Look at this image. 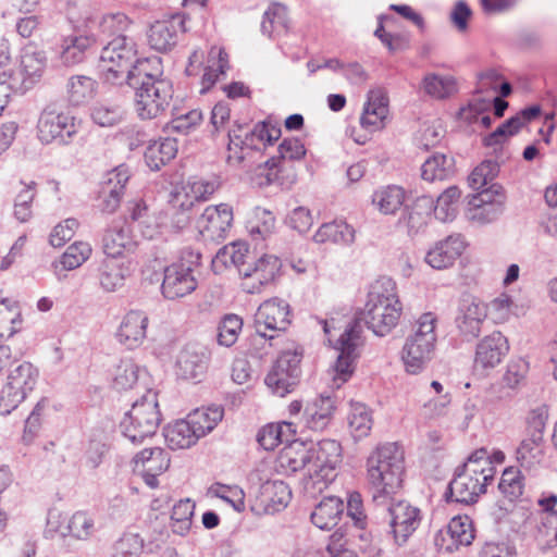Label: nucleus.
<instances>
[{"mask_svg": "<svg viewBox=\"0 0 557 557\" xmlns=\"http://www.w3.org/2000/svg\"><path fill=\"white\" fill-rule=\"evenodd\" d=\"M135 469L139 471H152L163 473L170 467V456L161 447L145 448L135 455L133 459Z\"/></svg>", "mask_w": 557, "mask_h": 557, "instance_id": "obj_38", "label": "nucleus"}, {"mask_svg": "<svg viewBox=\"0 0 557 557\" xmlns=\"http://www.w3.org/2000/svg\"><path fill=\"white\" fill-rule=\"evenodd\" d=\"M195 503L189 499H181L173 506L171 520L174 533L185 535L191 527Z\"/></svg>", "mask_w": 557, "mask_h": 557, "instance_id": "obj_53", "label": "nucleus"}, {"mask_svg": "<svg viewBox=\"0 0 557 557\" xmlns=\"http://www.w3.org/2000/svg\"><path fill=\"white\" fill-rule=\"evenodd\" d=\"M195 213V201L187 195L175 194L172 203L171 225L176 231L188 226Z\"/></svg>", "mask_w": 557, "mask_h": 557, "instance_id": "obj_48", "label": "nucleus"}, {"mask_svg": "<svg viewBox=\"0 0 557 557\" xmlns=\"http://www.w3.org/2000/svg\"><path fill=\"white\" fill-rule=\"evenodd\" d=\"M335 409V400L331 396L320 395L306 405V425L313 431L324 430L331 422Z\"/></svg>", "mask_w": 557, "mask_h": 557, "instance_id": "obj_30", "label": "nucleus"}, {"mask_svg": "<svg viewBox=\"0 0 557 557\" xmlns=\"http://www.w3.org/2000/svg\"><path fill=\"white\" fill-rule=\"evenodd\" d=\"M184 30V17L176 13L169 20L156 21L150 26L148 42L153 50L166 52L176 46L178 34Z\"/></svg>", "mask_w": 557, "mask_h": 557, "instance_id": "obj_19", "label": "nucleus"}, {"mask_svg": "<svg viewBox=\"0 0 557 557\" xmlns=\"http://www.w3.org/2000/svg\"><path fill=\"white\" fill-rule=\"evenodd\" d=\"M136 244L129 236L128 227H112L102 237V249L106 258L123 259L124 251H133Z\"/></svg>", "mask_w": 557, "mask_h": 557, "instance_id": "obj_34", "label": "nucleus"}, {"mask_svg": "<svg viewBox=\"0 0 557 557\" xmlns=\"http://www.w3.org/2000/svg\"><path fill=\"white\" fill-rule=\"evenodd\" d=\"M404 463V451L396 443L377 446L367 460L368 478L373 494H395L403 484Z\"/></svg>", "mask_w": 557, "mask_h": 557, "instance_id": "obj_3", "label": "nucleus"}, {"mask_svg": "<svg viewBox=\"0 0 557 557\" xmlns=\"http://www.w3.org/2000/svg\"><path fill=\"white\" fill-rule=\"evenodd\" d=\"M498 488L510 499L520 497L523 493V484L520 472L518 470H513L512 468L506 469L503 472L498 483Z\"/></svg>", "mask_w": 557, "mask_h": 557, "instance_id": "obj_61", "label": "nucleus"}, {"mask_svg": "<svg viewBox=\"0 0 557 557\" xmlns=\"http://www.w3.org/2000/svg\"><path fill=\"white\" fill-rule=\"evenodd\" d=\"M433 207V198L429 196L419 197L413 207L405 205L404 214L399 224L408 228L409 234L418 233L425 224Z\"/></svg>", "mask_w": 557, "mask_h": 557, "instance_id": "obj_35", "label": "nucleus"}, {"mask_svg": "<svg viewBox=\"0 0 557 557\" xmlns=\"http://www.w3.org/2000/svg\"><path fill=\"white\" fill-rule=\"evenodd\" d=\"M486 89L479 87L469 100L467 108L460 110V115L469 123H475L481 114L487 113L492 107V97L483 96Z\"/></svg>", "mask_w": 557, "mask_h": 557, "instance_id": "obj_55", "label": "nucleus"}, {"mask_svg": "<svg viewBox=\"0 0 557 557\" xmlns=\"http://www.w3.org/2000/svg\"><path fill=\"white\" fill-rule=\"evenodd\" d=\"M26 397L23 391L15 389L12 385L7 383L0 392V411L3 414H9L15 409L21 401Z\"/></svg>", "mask_w": 557, "mask_h": 557, "instance_id": "obj_63", "label": "nucleus"}, {"mask_svg": "<svg viewBox=\"0 0 557 557\" xmlns=\"http://www.w3.org/2000/svg\"><path fill=\"white\" fill-rule=\"evenodd\" d=\"M289 305L281 299L274 298L262 302L257 312L255 313V329L256 334L252 341L257 342H272L275 338L274 334H268V331L284 332L290 324ZM269 343V346H272Z\"/></svg>", "mask_w": 557, "mask_h": 557, "instance_id": "obj_9", "label": "nucleus"}, {"mask_svg": "<svg viewBox=\"0 0 557 557\" xmlns=\"http://www.w3.org/2000/svg\"><path fill=\"white\" fill-rule=\"evenodd\" d=\"M201 264V253L190 247L182 249L178 261L164 269L161 290L166 299L175 300L197 288L195 272Z\"/></svg>", "mask_w": 557, "mask_h": 557, "instance_id": "obj_6", "label": "nucleus"}, {"mask_svg": "<svg viewBox=\"0 0 557 557\" xmlns=\"http://www.w3.org/2000/svg\"><path fill=\"white\" fill-rule=\"evenodd\" d=\"M129 176L128 168L125 165H119L106 175L96 199V207L102 213L111 214L119 209Z\"/></svg>", "mask_w": 557, "mask_h": 557, "instance_id": "obj_12", "label": "nucleus"}, {"mask_svg": "<svg viewBox=\"0 0 557 557\" xmlns=\"http://www.w3.org/2000/svg\"><path fill=\"white\" fill-rule=\"evenodd\" d=\"M455 172V160L443 153H435L428 158L421 166V176L423 180L433 182L443 181Z\"/></svg>", "mask_w": 557, "mask_h": 557, "instance_id": "obj_40", "label": "nucleus"}, {"mask_svg": "<svg viewBox=\"0 0 557 557\" xmlns=\"http://www.w3.org/2000/svg\"><path fill=\"white\" fill-rule=\"evenodd\" d=\"M486 317L487 308L485 304L473 296L467 295L459 302L455 322L460 334L467 341H472L481 333Z\"/></svg>", "mask_w": 557, "mask_h": 557, "instance_id": "obj_16", "label": "nucleus"}, {"mask_svg": "<svg viewBox=\"0 0 557 557\" xmlns=\"http://www.w3.org/2000/svg\"><path fill=\"white\" fill-rule=\"evenodd\" d=\"M406 193L396 185L376 190L372 196V202L384 214H394L405 203Z\"/></svg>", "mask_w": 557, "mask_h": 557, "instance_id": "obj_44", "label": "nucleus"}, {"mask_svg": "<svg viewBox=\"0 0 557 557\" xmlns=\"http://www.w3.org/2000/svg\"><path fill=\"white\" fill-rule=\"evenodd\" d=\"M233 221V210L226 203L207 207L197 220L200 234L211 240L224 239Z\"/></svg>", "mask_w": 557, "mask_h": 557, "instance_id": "obj_17", "label": "nucleus"}, {"mask_svg": "<svg viewBox=\"0 0 557 557\" xmlns=\"http://www.w3.org/2000/svg\"><path fill=\"white\" fill-rule=\"evenodd\" d=\"M92 121L101 127H113L125 119V111L120 106L99 103L91 109Z\"/></svg>", "mask_w": 557, "mask_h": 557, "instance_id": "obj_54", "label": "nucleus"}, {"mask_svg": "<svg viewBox=\"0 0 557 557\" xmlns=\"http://www.w3.org/2000/svg\"><path fill=\"white\" fill-rule=\"evenodd\" d=\"M257 497L267 512L274 513L288 505L292 491L282 480H268L260 485Z\"/></svg>", "mask_w": 557, "mask_h": 557, "instance_id": "obj_27", "label": "nucleus"}, {"mask_svg": "<svg viewBox=\"0 0 557 557\" xmlns=\"http://www.w3.org/2000/svg\"><path fill=\"white\" fill-rule=\"evenodd\" d=\"M470 207V219L473 221H478L482 224L492 223L496 221L505 210V203H503V200H496L494 203Z\"/></svg>", "mask_w": 557, "mask_h": 557, "instance_id": "obj_62", "label": "nucleus"}, {"mask_svg": "<svg viewBox=\"0 0 557 557\" xmlns=\"http://www.w3.org/2000/svg\"><path fill=\"white\" fill-rule=\"evenodd\" d=\"M0 75H4L5 85L10 87L12 92L24 94L36 84L21 67L16 71L2 72Z\"/></svg>", "mask_w": 557, "mask_h": 557, "instance_id": "obj_64", "label": "nucleus"}, {"mask_svg": "<svg viewBox=\"0 0 557 557\" xmlns=\"http://www.w3.org/2000/svg\"><path fill=\"white\" fill-rule=\"evenodd\" d=\"M306 154V149L300 139L292 137L285 138L277 148V154L271 157L263 163V169L268 170L267 182L271 184L277 180L278 166L284 160H299Z\"/></svg>", "mask_w": 557, "mask_h": 557, "instance_id": "obj_28", "label": "nucleus"}, {"mask_svg": "<svg viewBox=\"0 0 557 557\" xmlns=\"http://www.w3.org/2000/svg\"><path fill=\"white\" fill-rule=\"evenodd\" d=\"M36 183L25 184V187L17 194L14 203V215L21 222H26L32 216V202L35 198Z\"/></svg>", "mask_w": 557, "mask_h": 557, "instance_id": "obj_59", "label": "nucleus"}, {"mask_svg": "<svg viewBox=\"0 0 557 557\" xmlns=\"http://www.w3.org/2000/svg\"><path fill=\"white\" fill-rule=\"evenodd\" d=\"M461 466H466L465 472L480 478L481 482L486 485L494 480L496 474L491 457L486 448L483 447L474 450Z\"/></svg>", "mask_w": 557, "mask_h": 557, "instance_id": "obj_39", "label": "nucleus"}, {"mask_svg": "<svg viewBox=\"0 0 557 557\" xmlns=\"http://www.w3.org/2000/svg\"><path fill=\"white\" fill-rule=\"evenodd\" d=\"M129 260L104 258L97 268L99 286L107 293L121 288L126 277L131 276L133 269Z\"/></svg>", "mask_w": 557, "mask_h": 557, "instance_id": "obj_22", "label": "nucleus"}, {"mask_svg": "<svg viewBox=\"0 0 557 557\" xmlns=\"http://www.w3.org/2000/svg\"><path fill=\"white\" fill-rule=\"evenodd\" d=\"M98 42V35L86 33L64 37L60 45V59L65 65H75L86 59V54Z\"/></svg>", "mask_w": 557, "mask_h": 557, "instance_id": "obj_26", "label": "nucleus"}, {"mask_svg": "<svg viewBox=\"0 0 557 557\" xmlns=\"http://www.w3.org/2000/svg\"><path fill=\"white\" fill-rule=\"evenodd\" d=\"M46 65L47 57L44 50L38 49L35 45L32 44L23 48L20 67L28 77L33 79V82H39Z\"/></svg>", "mask_w": 557, "mask_h": 557, "instance_id": "obj_42", "label": "nucleus"}, {"mask_svg": "<svg viewBox=\"0 0 557 557\" xmlns=\"http://www.w3.org/2000/svg\"><path fill=\"white\" fill-rule=\"evenodd\" d=\"M344 502L336 496H326L311 512L312 523L321 530H331L336 527L344 512Z\"/></svg>", "mask_w": 557, "mask_h": 557, "instance_id": "obj_31", "label": "nucleus"}, {"mask_svg": "<svg viewBox=\"0 0 557 557\" xmlns=\"http://www.w3.org/2000/svg\"><path fill=\"white\" fill-rule=\"evenodd\" d=\"M401 313V305L396 293V284L389 277L376 280L370 287L364 308L357 313L351 325L363 322L377 336H385L396 325Z\"/></svg>", "mask_w": 557, "mask_h": 557, "instance_id": "obj_2", "label": "nucleus"}, {"mask_svg": "<svg viewBox=\"0 0 557 557\" xmlns=\"http://www.w3.org/2000/svg\"><path fill=\"white\" fill-rule=\"evenodd\" d=\"M97 82L89 76H72L67 83L69 101L79 106L90 100L96 92Z\"/></svg>", "mask_w": 557, "mask_h": 557, "instance_id": "obj_47", "label": "nucleus"}, {"mask_svg": "<svg viewBox=\"0 0 557 557\" xmlns=\"http://www.w3.org/2000/svg\"><path fill=\"white\" fill-rule=\"evenodd\" d=\"M424 92L434 99H446L457 91V84L453 76H442L429 73L423 77Z\"/></svg>", "mask_w": 557, "mask_h": 557, "instance_id": "obj_45", "label": "nucleus"}, {"mask_svg": "<svg viewBox=\"0 0 557 557\" xmlns=\"http://www.w3.org/2000/svg\"><path fill=\"white\" fill-rule=\"evenodd\" d=\"M172 116L165 125L168 133L188 134L202 121V112L196 109L181 113L177 108H173Z\"/></svg>", "mask_w": 557, "mask_h": 557, "instance_id": "obj_52", "label": "nucleus"}, {"mask_svg": "<svg viewBox=\"0 0 557 557\" xmlns=\"http://www.w3.org/2000/svg\"><path fill=\"white\" fill-rule=\"evenodd\" d=\"M347 420L350 433L356 441L369 435L373 420L370 409L364 404L351 403Z\"/></svg>", "mask_w": 557, "mask_h": 557, "instance_id": "obj_43", "label": "nucleus"}, {"mask_svg": "<svg viewBox=\"0 0 557 557\" xmlns=\"http://www.w3.org/2000/svg\"><path fill=\"white\" fill-rule=\"evenodd\" d=\"M59 518L58 512H49L46 533H59L63 539L70 535L77 540H86L94 532V520L86 512H75L66 524H59Z\"/></svg>", "mask_w": 557, "mask_h": 557, "instance_id": "obj_21", "label": "nucleus"}, {"mask_svg": "<svg viewBox=\"0 0 557 557\" xmlns=\"http://www.w3.org/2000/svg\"><path fill=\"white\" fill-rule=\"evenodd\" d=\"M371 519L393 534L395 543L403 545L421 522L420 509L406 502L394 503L391 496L373 494Z\"/></svg>", "mask_w": 557, "mask_h": 557, "instance_id": "obj_4", "label": "nucleus"}, {"mask_svg": "<svg viewBox=\"0 0 557 557\" xmlns=\"http://www.w3.org/2000/svg\"><path fill=\"white\" fill-rule=\"evenodd\" d=\"M178 147L175 138L166 137L150 144L145 151L146 164L152 171H159L175 158Z\"/></svg>", "mask_w": 557, "mask_h": 557, "instance_id": "obj_36", "label": "nucleus"}, {"mask_svg": "<svg viewBox=\"0 0 557 557\" xmlns=\"http://www.w3.org/2000/svg\"><path fill=\"white\" fill-rule=\"evenodd\" d=\"M144 547V542L138 534L126 533L117 540L113 546L114 557H136Z\"/></svg>", "mask_w": 557, "mask_h": 557, "instance_id": "obj_60", "label": "nucleus"}, {"mask_svg": "<svg viewBox=\"0 0 557 557\" xmlns=\"http://www.w3.org/2000/svg\"><path fill=\"white\" fill-rule=\"evenodd\" d=\"M313 474L324 481L336 476V469L342 462V446L335 440H321L308 449Z\"/></svg>", "mask_w": 557, "mask_h": 557, "instance_id": "obj_14", "label": "nucleus"}, {"mask_svg": "<svg viewBox=\"0 0 557 557\" xmlns=\"http://www.w3.org/2000/svg\"><path fill=\"white\" fill-rule=\"evenodd\" d=\"M288 9L280 2H273L263 14L261 32L269 37L273 33H286L288 30Z\"/></svg>", "mask_w": 557, "mask_h": 557, "instance_id": "obj_41", "label": "nucleus"}, {"mask_svg": "<svg viewBox=\"0 0 557 557\" xmlns=\"http://www.w3.org/2000/svg\"><path fill=\"white\" fill-rule=\"evenodd\" d=\"M210 360L209 349L198 343L187 344L176 360V374L180 379L201 382Z\"/></svg>", "mask_w": 557, "mask_h": 557, "instance_id": "obj_15", "label": "nucleus"}, {"mask_svg": "<svg viewBox=\"0 0 557 557\" xmlns=\"http://www.w3.org/2000/svg\"><path fill=\"white\" fill-rule=\"evenodd\" d=\"M436 318L433 313H423L418 320V327L413 335L409 336L403 348V360L406 370L411 374H417L432 359L436 334Z\"/></svg>", "mask_w": 557, "mask_h": 557, "instance_id": "obj_7", "label": "nucleus"}, {"mask_svg": "<svg viewBox=\"0 0 557 557\" xmlns=\"http://www.w3.org/2000/svg\"><path fill=\"white\" fill-rule=\"evenodd\" d=\"M313 239L320 244L332 242L350 245L355 240V230L344 221L323 223L315 232Z\"/></svg>", "mask_w": 557, "mask_h": 557, "instance_id": "obj_37", "label": "nucleus"}, {"mask_svg": "<svg viewBox=\"0 0 557 557\" xmlns=\"http://www.w3.org/2000/svg\"><path fill=\"white\" fill-rule=\"evenodd\" d=\"M243 327V320L236 314H226L218 326V343L225 347L234 345Z\"/></svg>", "mask_w": 557, "mask_h": 557, "instance_id": "obj_56", "label": "nucleus"}, {"mask_svg": "<svg viewBox=\"0 0 557 557\" xmlns=\"http://www.w3.org/2000/svg\"><path fill=\"white\" fill-rule=\"evenodd\" d=\"M359 338V326L350 325L337 339L338 356L333 367V382L337 387L347 382L355 371L356 347Z\"/></svg>", "mask_w": 557, "mask_h": 557, "instance_id": "obj_13", "label": "nucleus"}, {"mask_svg": "<svg viewBox=\"0 0 557 557\" xmlns=\"http://www.w3.org/2000/svg\"><path fill=\"white\" fill-rule=\"evenodd\" d=\"M161 422L157 393L147 391L137 399L120 423L122 434L133 444H141L156 434Z\"/></svg>", "mask_w": 557, "mask_h": 557, "instance_id": "obj_5", "label": "nucleus"}, {"mask_svg": "<svg viewBox=\"0 0 557 557\" xmlns=\"http://www.w3.org/2000/svg\"><path fill=\"white\" fill-rule=\"evenodd\" d=\"M509 351L507 338L498 331L483 337L476 345L474 367L493 369L498 366Z\"/></svg>", "mask_w": 557, "mask_h": 557, "instance_id": "obj_20", "label": "nucleus"}, {"mask_svg": "<svg viewBox=\"0 0 557 557\" xmlns=\"http://www.w3.org/2000/svg\"><path fill=\"white\" fill-rule=\"evenodd\" d=\"M282 261L273 255H263L252 260L250 267L240 269L244 278L243 288L249 294L259 293L261 288L273 283L281 275Z\"/></svg>", "mask_w": 557, "mask_h": 557, "instance_id": "obj_11", "label": "nucleus"}, {"mask_svg": "<svg viewBox=\"0 0 557 557\" xmlns=\"http://www.w3.org/2000/svg\"><path fill=\"white\" fill-rule=\"evenodd\" d=\"M465 250V243L460 235H449L445 239L437 242L431 248L425 262L433 269L443 270L451 267Z\"/></svg>", "mask_w": 557, "mask_h": 557, "instance_id": "obj_25", "label": "nucleus"}, {"mask_svg": "<svg viewBox=\"0 0 557 557\" xmlns=\"http://www.w3.org/2000/svg\"><path fill=\"white\" fill-rule=\"evenodd\" d=\"M132 21L124 13L117 12L100 17H88L86 20V28L88 33L98 35V42L104 44L114 37L126 36L125 32L128 29Z\"/></svg>", "mask_w": 557, "mask_h": 557, "instance_id": "obj_24", "label": "nucleus"}, {"mask_svg": "<svg viewBox=\"0 0 557 557\" xmlns=\"http://www.w3.org/2000/svg\"><path fill=\"white\" fill-rule=\"evenodd\" d=\"M304 349L300 346L283 350L264 379L265 385L277 396L294 391L301 376Z\"/></svg>", "mask_w": 557, "mask_h": 557, "instance_id": "obj_8", "label": "nucleus"}, {"mask_svg": "<svg viewBox=\"0 0 557 557\" xmlns=\"http://www.w3.org/2000/svg\"><path fill=\"white\" fill-rule=\"evenodd\" d=\"M388 113V99L380 90H371L364 104L360 124L362 128L375 131L381 127Z\"/></svg>", "mask_w": 557, "mask_h": 557, "instance_id": "obj_32", "label": "nucleus"}, {"mask_svg": "<svg viewBox=\"0 0 557 557\" xmlns=\"http://www.w3.org/2000/svg\"><path fill=\"white\" fill-rule=\"evenodd\" d=\"M90 253L91 247L89 244L84 242L74 243L62 255L61 263L65 270H74L82 265Z\"/></svg>", "mask_w": 557, "mask_h": 557, "instance_id": "obj_57", "label": "nucleus"}, {"mask_svg": "<svg viewBox=\"0 0 557 557\" xmlns=\"http://www.w3.org/2000/svg\"><path fill=\"white\" fill-rule=\"evenodd\" d=\"M163 435L168 446L173 450L189 448L201 437L190 419L178 420L165 426Z\"/></svg>", "mask_w": 557, "mask_h": 557, "instance_id": "obj_33", "label": "nucleus"}, {"mask_svg": "<svg viewBox=\"0 0 557 557\" xmlns=\"http://www.w3.org/2000/svg\"><path fill=\"white\" fill-rule=\"evenodd\" d=\"M38 139L42 144L69 145L77 134L74 116L46 108L37 123Z\"/></svg>", "mask_w": 557, "mask_h": 557, "instance_id": "obj_10", "label": "nucleus"}, {"mask_svg": "<svg viewBox=\"0 0 557 557\" xmlns=\"http://www.w3.org/2000/svg\"><path fill=\"white\" fill-rule=\"evenodd\" d=\"M460 190L457 186H450L445 189L436 199V202H433L432 210L434 211L435 216L446 222L448 220H453L456 215V202L460 198Z\"/></svg>", "mask_w": 557, "mask_h": 557, "instance_id": "obj_51", "label": "nucleus"}, {"mask_svg": "<svg viewBox=\"0 0 557 557\" xmlns=\"http://www.w3.org/2000/svg\"><path fill=\"white\" fill-rule=\"evenodd\" d=\"M37 379L38 370L32 363L23 362L10 372L7 383L27 395L34 389Z\"/></svg>", "mask_w": 557, "mask_h": 557, "instance_id": "obj_49", "label": "nucleus"}, {"mask_svg": "<svg viewBox=\"0 0 557 557\" xmlns=\"http://www.w3.org/2000/svg\"><path fill=\"white\" fill-rule=\"evenodd\" d=\"M148 322L149 319L144 311H128L116 332L117 341L128 349L139 347L147 336Z\"/></svg>", "mask_w": 557, "mask_h": 557, "instance_id": "obj_23", "label": "nucleus"}, {"mask_svg": "<svg viewBox=\"0 0 557 557\" xmlns=\"http://www.w3.org/2000/svg\"><path fill=\"white\" fill-rule=\"evenodd\" d=\"M139 368L131 358H121L113 366L112 383L119 391L132 388L138 380Z\"/></svg>", "mask_w": 557, "mask_h": 557, "instance_id": "obj_46", "label": "nucleus"}, {"mask_svg": "<svg viewBox=\"0 0 557 557\" xmlns=\"http://www.w3.org/2000/svg\"><path fill=\"white\" fill-rule=\"evenodd\" d=\"M474 540L472 520L468 516L454 517L446 530H440L434 539L435 545L445 552H453L459 545L468 546Z\"/></svg>", "mask_w": 557, "mask_h": 557, "instance_id": "obj_18", "label": "nucleus"}, {"mask_svg": "<svg viewBox=\"0 0 557 557\" xmlns=\"http://www.w3.org/2000/svg\"><path fill=\"white\" fill-rule=\"evenodd\" d=\"M292 430L290 422H283L280 424H268L263 426L257 434V441L260 446L265 450L274 449L278 444H282V430Z\"/></svg>", "mask_w": 557, "mask_h": 557, "instance_id": "obj_58", "label": "nucleus"}, {"mask_svg": "<svg viewBox=\"0 0 557 557\" xmlns=\"http://www.w3.org/2000/svg\"><path fill=\"white\" fill-rule=\"evenodd\" d=\"M466 466H458L454 472V486L457 490V503L471 505L486 493L487 485L481 479L465 472Z\"/></svg>", "mask_w": 557, "mask_h": 557, "instance_id": "obj_29", "label": "nucleus"}, {"mask_svg": "<svg viewBox=\"0 0 557 557\" xmlns=\"http://www.w3.org/2000/svg\"><path fill=\"white\" fill-rule=\"evenodd\" d=\"M100 69L104 84L133 89L135 109L141 120L158 117L173 99V83L163 75L162 59L138 58L137 45L131 37L117 36L106 42Z\"/></svg>", "mask_w": 557, "mask_h": 557, "instance_id": "obj_1", "label": "nucleus"}, {"mask_svg": "<svg viewBox=\"0 0 557 557\" xmlns=\"http://www.w3.org/2000/svg\"><path fill=\"white\" fill-rule=\"evenodd\" d=\"M224 409L221 406H211L207 409H197L189 416L198 434L202 437L210 433L216 424L223 419Z\"/></svg>", "mask_w": 557, "mask_h": 557, "instance_id": "obj_50", "label": "nucleus"}]
</instances>
